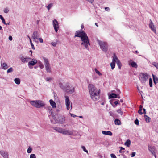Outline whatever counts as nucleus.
Segmentation results:
<instances>
[{"label":"nucleus","mask_w":158,"mask_h":158,"mask_svg":"<svg viewBox=\"0 0 158 158\" xmlns=\"http://www.w3.org/2000/svg\"><path fill=\"white\" fill-rule=\"evenodd\" d=\"M152 64L156 67L157 69H158V63L155 62H153L152 63Z\"/></svg>","instance_id":"37"},{"label":"nucleus","mask_w":158,"mask_h":158,"mask_svg":"<svg viewBox=\"0 0 158 158\" xmlns=\"http://www.w3.org/2000/svg\"><path fill=\"white\" fill-rule=\"evenodd\" d=\"M53 6V3H50L49 4L48 6L46 7L47 8L48 10L49 11L50 9Z\"/></svg>","instance_id":"35"},{"label":"nucleus","mask_w":158,"mask_h":158,"mask_svg":"<svg viewBox=\"0 0 158 158\" xmlns=\"http://www.w3.org/2000/svg\"><path fill=\"white\" fill-rule=\"evenodd\" d=\"M95 72L99 75L101 76L102 75V74L100 73L96 69H95Z\"/></svg>","instance_id":"40"},{"label":"nucleus","mask_w":158,"mask_h":158,"mask_svg":"<svg viewBox=\"0 0 158 158\" xmlns=\"http://www.w3.org/2000/svg\"><path fill=\"white\" fill-rule=\"evenodd\" d=\"M110 156L111 158H117L115 155L114 154H111Z\"/></svg>","instance_id":"48"},{"label":"nucleus","mask_w":158,"mask_h":158,"mask_svg":"<svg viewBox=\"0 0 158 158\" xmlns=\"http://www.w3.org/2000/svg\"><path fill=\"white\" fill-rule=\"evenodd\" d=\"M43 59L46 71L48 73H51V68L48 59L44 57Z\"/></svg>","instance_id":"6"},{"label":"nucleus","mask_w":158,"mask_h":158,"mask_svg":"<svg viewBox=\"0 0 158 158\" xmlns=\"http://www.w3.org/2000/svg\"><path fill=\"white\" fill-rule=\"evenodd\" d=\"M117 94L114 93H112V94H110L109 96V98H117Z\"/></svg>","instance_id":"25"},{"label":"nucleus","mask_w":158,"mask_h":158,"mask_svg":"<svg viewBox=\"0 0 158 158\" xmlns=\"http://www.w3.org/2000/svg\"><path fill=\"white\" fill-rule=\"evenodd\" d=\"M1 65L2 66V68L4 69H6L8 68L7 65L6 63H4L2 64H1Z\"/></svg>","instance_id":"28"},{"label":"nucleus","mask_w":158,"mask_h":158,"mask_svg":"<svg viewBox=\"0 0 158 158\" xmlns=\"http://www.w3.org/2000/svg\"><path fill=\"white\" fill-rule=\"evenodd\" d=\"M30 43L31 45V46L33 50L35 49V48L34 47L33 44L32 43V41L31 39H30Z\"/></svg>","instance_id":"41"},{"label":"nucleus","mask_w":158,"mask_h":158,"mask_svg":"<svg viewBox=\"0 0 158 158\" xmlns=\"http://www.w3.org/2000/svg\"><path fill=\"white\" fill-rule=\"evenodd\" d=\"M130 64L132 66V67L137 68V65L136 63L132 60L130 61Z\"/></svg>","instance_id":"20"},{"label":"nucleus","mask_w":158,"mask_h":158,"mask_svg":"<svg viewBox=\"0 0 158 158\" xmlns=\"http://www.w3.org/2000/svg\"><path fill=\"white\" fill-rule=\"evenodd\" d=\"M97 41L102 51L106 52L107 50L108 45L106 42L99 40H98Z\"/></svg>","instance_id":"5"},{"label":"nucleus","mask_w":158,"mask_h":158,"mask_svg":"<svg viewBox=\"0 0 158 158\" xmlns=\"http://www.w3.org/2000/svg\"><path fill=\"white\" fill-rule=\"evenodd\" d=\"M30 103L33 106L40 108L43 107L45 104L43 101L40 100H33L30 102Z\"/></svg>","instance_id":"3"},{"label":"nucleus","mask_w":158,"mask_h":158,"mask_svg":"<svg viewBox=\"0 0 158 158\" xmlns=\"http://www.w3.org/2000/svg\"><path fill=\"white\" fill-rule=\"evenodd\" d=\"M50 113V114L51 115L52 117H54V115L53 112H52V111H51V112H49Z\"/></svg>","instance_id":"55"},{"label":"nucleus","mask_w":158,"mask_h":158,"mask_svg":"<svg viewBox=\"0 0 158 158\" xmlns=\"http://www.w3.org/2000/svg\"><path fill=\"white\" fill-rule=\"evenodd\" d=\"M70 88V89L69 88L68 89V90H67L66 92L69 94H71L74 92V88L73 87H71Z\"/></svg>","instance_id":"19"},{"label":"nucleus","mask_w":158,"mask_h":158,"mask_svg":"<svg viewBox=\"0 0 158 158\" xmlns=\"http://www.w3.org/2000/svg\"><path fill=\"white\" fill-rule=\"evenodd\" d=\"M113 57V61H115L116 62L119 69H120L122 65L121 63L115 54H114Z\"/></svg>","instance_id":"8"},{"label":"nucleus","mask_w":158,"mask_h":158,"mask_svg":"<svg viewBox=\"0 0 158 158\" xmlns=\"http://www.w3.org/2000/svg\"><path fill=\"white\" fill-rule=\"evenodd\" d=\"M142 107H143V106H142L140 105L139 106V109H141L142 110Z\"/></svg>","instance_id":"61"},{"label":"nucleus","mask_w":158,"mask_h":158,"mask_svg":"<svg viewBox=\"0 0 158 158\" xmlns=\"http://www.w3.org/2000/svg\"><path fill=\"white\" fill-rule=\"evenodd\" d=\"M144 118L145 120L147 122L149 123L150 122V118L148 116L146 115H144Z\"/></svg>","instance_id":"33"},{"label":"nucleus","mask_w":158,"mask_h":158,"mask_svg":"<svg viewBox=\"0 0 158 158\" xmlns=\"http://www.w3.org/2000/svg\"><path fill=\"white\" fill-rule=\"evenodd\" d=\"M62 134L65 135H73V133L70 130L64 129Z\"/></svg>","instance_id":"13"},{"label":"nucleus","mask_w":158,"mask_h":158,"mask_svg":"<svg viewBox=\"0 0 158 158\" xmlns=\"http://www.w3.org/2000/svg\"><path fill=\"white\" fill-rule=\"evenodd\" d=\"M65 121V117L64 116H61L59 117L56 122L61 124H63Z\"/></svg>","instance_id":"15"},{"label":"nucleus","mask_w":158,"mask_h":158,"mask_svg":"<svg viewBox=\"0 0 158 158\" xmlns=\"http://www.w3.org/2000/svg\"><path fill=\"white\" fill-rule=\"evenodd\" d=\"M119 152H120V153H122V152H122V150H121V149H120V150H119Z\"/></svg>","instance_id":"64"},{"label":"nucleus","mask_w":158,"mask_h":158,"mask_svg":"<svg viewBox=\"0 0 158 158\" xmlns=\"http://www.w3.org/2000/svg\"><path fill=\"white\" fill-rule=\"evenodd\" d=\"M148 149L151 152L152 155H153L156 157V149L154 147L148 146Z\"/></svg>","instance_id":"14"},{"label":"nucleus","mask_w":158,"mask_h":158,"mask_svg":"<svg viewBox=\"0 0 158 158\" xmlns=\"http://www.w3.org/2000/svg\"><path fill=\"white\" fill-rule=\"evenodd\" d=\"M102 133L104 135H106L110 136H111L112 135V133L110 131H102Z\"/></svg>","instance_id":"23"},{"label":"nucleus","mask_w":158,"mask_h":158,"mask_svg":"<svg viewBox=\"0 0 158 158\" xmlns=\"http://www.w3.org/2000/svg\"><path fill=\"white\" fill-rule=\"evenodd\" d=\"M14 81L15 83L18 85L20 83V79L18 78H15Z\"/></svg>","instance_id":"31"},{"label":"nucleus","mask_w":158,"mask_h":158,"mask_svg":"<svg viewBox=\"0 0 158 158\" xmlns=\"http://www.w3.org/2000/svg\"><path fill=\"white\" fill-rule=\"evenodd\" d=\"M121 150H125V148H123L122 147H121Z\"/></svg>","instance_id":"63"},{"label":"nucleus","mask_w":158,"mask_h":158,"mask_svg":"<svg viewBox=\"0 0 158 158\" xmlns=\"http://www.w3.org/2000/svg\"><path fill=\"white\" fill-rule=\"evenodd\" d=\"M143 113L144 114H146V110L144 108H143Z\"/></svg>","instance_id":"60"},{"label":"nucleus","mask_w":158,"mask_h":158,"mask_svg":"<svg viewBox=\"0 0 158 158\" xmlns=\"http://www.w3.org/2000/svg\"><path fill=\"white\" fill-rule=\"evenodd\" d=\"M49 101L50 105L52 106V108H56V105L55 102L52 99H50Z\"/></svg>","instance_id":"21"},{"label":"nucleus","mask_w":158,"mask_h":158,"mask_svg":"<svg viewBox=\"0 0 158 158\" xmlns=\"http://www.w3.org/2000/svg\"><path fill=\"white\" fill-rule=\"evenodd\" d=\"M131 144V141L130 140L128 139L127 140L126 142L125 143V145L127 146V147L130 146Z\"/></svg>","instance_id":"32"},{"label":"nucleus","mask_w":158,"mask_h":158,"mask_svg":"<svg viewBox=\"0 0 158 158\" xmlns=\"http://www.w3.org/2000/svg\"><path fill=\"white\" fill-rule=\"evenodd\" d=\"M30 158H36V156L35 154H31L30 156Z\"/></svg>","instance_id":"45"},{"label":"nucleus","mask_w":158,"mask_h":158,"mask_svg":"<svg viewBox=\"0 0 158 158\" xmlns=\"http://www.w3.org/2000/svg\"><path fill=\"white\" fill-rule=\"evenodd\" d=\"M105 9L107 11H109L110 10V9L108 7H106L105 8Z\"/></svg>","instance_id":"57"},{"label":"nucleus","mask_w":158,"mask_h":158,"mask_svg":"<svg viewBox=\"0 0 158 158\" xmlns=\"http://www.w3.org/2000/svg\"><path fill=\"white\" fill-rule=\"evenodd\" d=\"M149 28L151 29V30L154 32L155 33H156V30L155 27L153 24V23L151 19L150 20V23L149 24Z\"/></svg>","instance_id":"11"},{"label":"nucleus","mask_w":158,"mask_h":158,"mask_svg":"<svg viewBox=\"0 0 158 158\" xmlns=\"http://www.w3.org/2000/svg\"><path fill=\"white\" fill-rule=\"evenodd\" d=\"M153 81L155 84L158 83V78L157 76L152 74Z\"/></svg>","instance_id":"22"},{"label":"nucleus","mask_w":158,"mask_h":158,"mask_svg":"<svg viewBox=\"0 0 158 158\" xmlns=\"http://www.w3.org/2000/svg\"><path fill=\"white\" fill-rule=\"evenodd\" d=\"M13 70V69L11 67L9 69L7 70V72L8 73L12 72Z\"/></svg>","instance_id":"43"},{"label":"nucleus","mask_w":158,"mask_h":158,"mask_svg":"<svg viewBox=\"0 0 158 158\" xmlns=\"http://www.w3.org/2000/svg\"><path fill=\"white\" fill-rule=\"evenodd\" d=\"M9 40L10 41L12 40V37L11 36H10L9 37Z\"/></svg>","instance_id":"59"},{"label":"nucleus","mask_w":158,"mask_h":158,"mask_svg":"<svg viewBox=\"0 0 158 158\" xmlns=\"http://www.w3.org/2000/svg\"><path fill=\"white\" fill-rule=\"evenodd\" d=\"M39 37V35L38 31H35L33 33L32 36V38L33 39V41L35 42L38 43V40Z\"/></svg>","instance_id":"7"},{"label":"nucleus","mask_w":158,"mask_h":158,"mask_svg":"<svg viewBox=\"0 0 158 158\" xmlns=\"http://www.w3.org/2000/svg\"><path fill=\"white\" fill-rule=\"evenodd\" d=\"M88 90L92 99L96 101L100 98V90L97 89L93 85L89 84L88 86Z\"/></svg>","instance_id":"1"},{"label":"nucleus","mask_w":158,"mask_h":158,"mask_svg":"<svg viewBox=\"0 0 158 158\" xmlns=\"http://www.w3.org/2000/svg\"><path fill=\"white\" fill-rule=\"evenodd\" d=\"M70 115L71 116L73 117H76L77 116L73 114H70Z\"/></svg>","instance_id":"56"},{"label":"nucleus","mask_w":158,"mask_h":158,"mask_svg":"<svg viewBox=\"0 0 158 158\" xmlns=\"http://www.w3.org/2000/svg\"><path fill=\"white\" fill-rule=\"evenodd\" d=\"M118 101H115L114 102V104H115V105H117L119 104V103H118Z\"/></svg>","instance_id":"58"},{"label":"nucleus","mask_w":158,"mask_h":158,"mask_svg":"<svg viewBox=\"0 0 158 158\" xmlns=\"http://www.w3.org/2000/svg\"><path fill=\"white\" fill-rule=\"evenodd\" d=\"M117 112L118 113L120 114L121 115L123 114V113L120 109L118 110H117Z\"/></svg>","instance_id":"49"},{"label":"nucleus","mask_w":158,"mask_h":158,"mask_svg":"<svg viewBox=\"0 0 158 158\" xmlns=\"http://www.w3.org/2000/svg\"><path fill=\"white\" fill-rule=\"evenodd\" d=\"M142 109H139V110H138V113L139 114H140L141 115H142L143 114V113H142Z\"/></svg>","instance_id":"50"},{"label":"nucleus","mask_w":158,"mask_h":158,"mask_svg":"<svg viewBox=\"0 0 158 158\" xmlns=\"http://www.w3.org/2000/svg\"><path fill=\"white\" fill-rule=\"evenodd\" d=\"M53 25L55 31L57 32L59 27L58 22L56 19H54L53 20Z\"/></svg>","instance_id":"9"},{"label":"nucleus","mask_w":158,"mask_h":158,"mask_svg":"<svg viewBox=\"0 0 158 158\" xmlns=\"http://www.w3.org/2000/svg\"><path fill=\"white\" fill-rule=\"evenodd\" d=\"M51 44L53 46H56L57 44L55 42H52L51 43Z\"/></svg>","instance_id":"52"},{"label":"nucleus","mask_w":158,"mask_h":158,"mask_svg":"<svg viewBox=\"0 0 158 158\" xmlns=\"http://www.w3.org/2000/svg\"><path fill=\"white\" fill-rule=\"evenodd\" d=\"M64 87L66 89L65 90H63L66 92L67 90H68V89L70 87L69 83H65Z\"/></svg>","instance_id":"27"},{"label":"nucleus","mask_w":158,"mask_h":158,"mask_svg":"<svg viewBox=\"0 0 158 158\" xmlns=\"http://www.w3.org/2000/svg\"><path fill=\"white\" fill-rule=\"evenodd\" d=\"M39 39L40 43H43V40L41 38H39Z\"/></svg>","instance_id":"54"},{"label":"nucleus","mask_w":158,"mask_h":158,"mask_svg":"<svg viewBox=\"0 0 158 158\" xmlns=\"http://www.w3.org/2000/svg\"><path fill=\"white\" fill-rule=\"evenodd\" d=\"M65 104L66 106V108L67 110H69L70 109V102L69 98L68 96H65Z\"/></svg>","instance_id":"12"},{"label":"nucleus","mask_w":158,"mask_h":158,"mask_svg":"<svg viewBox=\"0 0 158 158\" xmlns=\"http://www.w3.org/2000/svg\"><path fill=\"white\" fill-rule=\"evenodd\" d=\"M39 66L41 69H43L44 68V65L41 62H40Z\"/></svg>","instance_id":"44"},{"label":"nucleus","mask_w":158,"mask_h":158,"mask_svg":"<svg viewBox=\"0 0 158 158\" xmlns=\"http://www.w3.org/2000/svg\"><path fill=\"white\" fill-rule=\"evenodd\" d=\"M4 12L5 13H7L9 11V10L8 8H5L4 10Z\"/></svg>","instance_id":"42"},{"label":"nucleus","mask_w":158,"mask_h":158,"mask_svg":"<svg viewBox=\"0 0 158 158\" xmlns=\"http://www.w3.org/2000/svg\"><path fill=\"white\" fill-rule=\"evenodd\" d=\"M37 63V60H34L33 61H31L29 62L28 63V65L33 66L35 65Z\"/></svg>","instance_id":"24"},{"label":"nucleus","mask_w":158,"mask_h":158,"mask_svg":"<svg viewBox=\"0 0 158 158\" xmlns=\"http://www.w3.org/2000/svg\"><path fill=\"white\" fill-rule=\"evenodd\" d=\"M48 110L49 112H51V111H52V109L51 106L48 107Z\"/></svg>","instance_id":"51"},{"label":"nucleus","mask_w":158,"mask_h":158,"mask_svg":"<svg viewBox=\"0 0 158 158\" xmlns=\"http://www.w3.org/2000/svg\"><path fill=\"white\" fill-rule=\"evenodd\" d=\"M81 147L83 150L85 152H86L88 154V151L87 150H86L85 148V147L84 146H82Z\"/></svg>","instance_id":"38"},{"label":"nucleus","mask_w":158,"mask_h":158,"mask_svg":"<svg viewBox=\"0 0 158 158\" xmlns=\"http://www.w3.org/2000/svg\"><path fill=\"white\" fill-rule=\"evenodd\" d=\"M135 152H132V153L131 154V156L132 157H133L135 156Z\"/></svg>","instance_id":"53"},{"label":"nucleus","mask_w":158,"mask_h":158,"mask_svg":"<svg viewBox=\"0 0 158 158\" xmlns=\"http://www.w3.org/2000/svg\"><path fill=\"white\" fill-rule=\"evenodd\" d=\"M81 40L82 42L81 43V45H83L85 48L88 49V46L90 45L89 40L88 37L87 36V34L85 33L84 35L81 37Z\"/></svg>","instance_id":"2"},{"label":"nucleus","mask_w":158,"mask_h":158,"mask_svg":"<svg viewBox=\"0 0 158 158\" xmlns=\"http://www.w3.org/2000/svg\"><path fill=\"white\" fill-rule=\"evenodd\" d=\"M20 60L22 62L25 63H27L31 60V58H29L24 57L22 56L20 58Z\"/></svg>","instance_id":"17"},{"label":"nucleus","mask_w":158,"mask_h":158,"mask_svg":"<svg viewBox=\"0 0 158 158\" xmlns=\"http://www.w3.org/2000/svg\"><path fill=\"white\" fill-rule=\"evenodd\" d=\"M135 123L136 125H139V121L137 119H136L135 121Z\"/></svg>","instance_id":"46"},{"label":"nucleus","mask_w":158,"mask_h":158,"mask_svg":"<svg viewBox=\"0 0 158 158\" xmlns=\"http://www.w3.org/2000/svg\"><path fill=\"white\" fill-rule=\"evenodd\" d=\"M149 85L150 87H152V81L151 78H150L149 79Z\"/></svg>","instance_id":"36"},{"label":"nucleus","mask_w":158,"mask_h":158,"mask_svg":"<svg viewBox=\"0 0 158 158\" xmlns=\"http://www.w3.org/2000/svg\"><path fill=\"white\" fill-rule=\"evenodd\" d=\"M114 123L116 125H120L121 124L120 120L118 119H116L115 120Z\"/></svg>","instance_id":"29"},{"label":"nucleus","mask_w":158,"mask_h":158,"mask_svg":"<svg viewBox=\"0 0 158 158\" xmlns=\"http://www.w3.org/2000/svg\"><path fill=\"white\" fill-rule=\"evenodd\" d=\"M148 76V75L147 73H142L139 75V78L142 83H144L147 81Z\"/></svg>","instance_id":"4"},{"label":"nucleus","mask_w":158,"mask_h":158,"mask_svg":"<svg viewBox=\"0 0 158 158\" xmlns=\"http://www.w3.org/2000/svg\"><path fill=\"white\" fill-rule=\"evenodd\" d=\"M32 150V149L30 147H29L27 149V152L28 153H30Z\"/></svg>","instance_id":"39"},{"label":"nucleus","mask_w":158,"mask_h":158,"mask_svg":"<svg viewBox=\"0 0 158 158\" xmlns=\"http://www.w3.org/2000/svg\"><path fill=\"white\" fill-rule=\"evenodd\" d=\"M54 130H56L57 132L62 134L64 129L59 127H53Z\"/></svg>","instance_id":"18"},{"label":"nucleus","mask_w":158,"mask_h":158,"mask_svg":"<svg viewBox=\"0 0 158 158\" xmlns=\"http://www.w3.org/2000/svg\"><path fill=\"white\" fill-rule=\"evenodd\" d=\"M60 110V109H56V110L57 112L59 111Z\"/></svg>","instance_id":"62"},{"label":"nucleus","mask_w":158,"mask_h":158,"mask_svg":"<svg viewBox=\"0 0 158 158\" xmlns=\"http://www.w3.org/2000/svg\"><path fill=\"white\" fill-rule=\"evenodd\" d=\"M76 33L77 34L75 35V37H80L81 39V37H83L85 34L84 31L80 32L79 31H77Z\"/></svg>","instance_id":"16"},{"label":"nucleus","mask_w":158,"mask_h":158,"mask_svg":"<svg viewBox=\"0 0 158 158\" xmlns=\"http://www.w3.org/2000/svg\"><path fill=\"white\" fill-rule=\"evenodd\" d=\"M0 19L2 20V22L3 24L5 25H7L6 23L5 22L3 16L1 15H0Z\"/></svg>","instance_id":"34"},{"label":"nucleus","mask_w":158,"mask_h":158,"mask_svg":"<svg viewBox=\"0 0 158 158\" xmlns=\"http://www.w3.org/2000/svg\"><path fill=\"white\" fill-rule=\"evenodd\" d=\"M65 85V83L63 84L61 83H59L60 87L63 90L66 89L64 87Z\"/></svg>","instance_id":"26"},{"label":"nucleus","mask_w":158,"mask_h":158,"mask_svg":"<svg viewBox=\"0 0 158 158\" xmlns=\"http://www.w3.org/2000/svg\"><path fill=\"white\" fill-rule=\"evenodd\" d=\"M0 154L4 158H8V153L6 151L0 149Z\"/></svg>","instance_id":"10"},{"label":"nucleus","mask_w":158,"mask_h":158,"mask_svg":"<svg viewBox=\"0 0 158 158\" xmlns=\"http://www.w3.org/2000/svg\"><path fill=\"white\" fill-rule=\"evenodd\" d=\"M115 61H113H113L110 64V66L111 68V69H114L115 68Z\"/></svg>","instance_id":"30"},{"label":"nucleus","mask_w":158,"mask_h":158,"mask_svg":"<svg viewBox=\"0 0 158 158\" xmlns=\"http://www.w3.org/2000/svg\"><path fill=\"white\" fill-rule=\"evenodd\" d=\"M46 80L47 81H50V80H52V78L51 77H47L46 78Z\"/></svg>","instance_id":"47"}]
</instances>
